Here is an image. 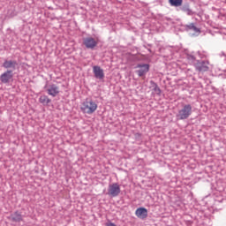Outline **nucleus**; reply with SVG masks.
I'll use <instances>...</instances> for the list:
<instances>
[{
  "label": "nucleus",
  "instance_id": "obj_15",
  "mask_svg": "<svg viewBox=\"0 0 226 226\" xmlns=\"http://www.w3.org/2000/svg\"><path fill=\"white\" fill-rule=\"evenodd\" d=\"M154 91H155V93H156L157 94H161V90H160V88L157 87L154 88Z\"/></svg>",
  "mask_w": 226,
  "mask_h": 226
},
{
  "label": "nucleus",
  "instance_id": "obj_13",
  "mask_svg": "<svg viewBox=\"0 0 226 226\" xmlns=\"http://www.w3.org/2000/svg\"><path fill=\"white\" fill-rule=\"evenodd\" d=\"M11 219L14 222H21L23 220V217L20 213L15 212L13 215H11Z\"/></svg>",
  "mask_w": 226,
  "mask_h": 226
},
{
  "label": "nucleus",
  "instance_id": "obj_2",
  "mask_svg": "<svg viewBox=\"0 0 226 226\" xmlns=\"http://www.w3.org/2000/svg\"><path fill=\"white\" fill-rule=\"evenodd\" d=\"M192 113V108L190 104H186L183 107L182 109L178 111V114L177 115V117L179 120H185L187 119Z\"/></svg>",
  "mask_w": 226,
  "mask_h": 226
},
{
  "label": "nucleus",
  "instance_id": "obj_16",
  "mask_svg": "<svg viewBox=\"0 0 226 226\" xmlns=\"http://www.w3.org/2000/svg\"><path fill=\"white\" fill-rule=\"evenodd\" d=\"M106 226H116L113 222H108L106 223Z\"/></svg>",
  "mask_w": 226,
  "mask_h": 226
},
{
  "label": "nucleus",
  "instance_id": "obj_12",
  "mask_svg": "<svg viewBox=\"0 0 226 226\" xmlns=\"http://www.w3.org/2000/svg\"><path fill=\"white\" fill-rule=\"evenodd\" d=\"M39 102L43 105H49L51 102V99L47 95H42L39 98Z\"/></svg>",
  "mask_w": 226,
  "mask_h": 226
},
{
  "label": "nucleus",
  "instance_id": "obj_10",
  "mask_svg": "<svg viewBox=\"0 0 226 226\" xmlns=\"http://www.w3.org/2000/svg\"><path fill=\"white\" fill-rule=\"evenodd\" d=\"M135 215L138 218L146 219L147 216V210L144 207H139L136 209Z\"/></svg>",
  "mask_w": 226,
  "mask_h": 226
},
{
  "label": "nucleus",
  "instance_id": "obj_5",
  "mask_svg": "<svg viewBox=\"0 0 226 226\" xmlns=\"http://www.w3.org/2000/svg\"><path fill=\"white\" fill-rule=\"evenodd\" d=\"M48 94L56 97L60 94V87L56 85H50L47 88Z\"/></svg>",
  "mask_w": 226,
  "mask_h": 226
},
{
  "label": "nucleus",
  "instance_id": "obj_14",
  "mask_svg": "<svg viewBox=\"0 0 226 226\" xmlns=\"http://www.w3.org/2000/svg\"><path fill=\"white\" fill-rule=\"evenodd\" d=\"M171 6L179 7L183 4V0H169Z\"/></svg>",
  "mask_w": 226,
  "mask_h": 226
},
{
  "label": "nucleus",
  "instance_id": "obj_11",
  "mask_svg": "<svg viewBox=\"0 0 226 226\" xmlns=\"http://www.w3.org/2000/svg\"><path fill=\"white\" fill-rule=\"evenodd\" d=\"M18 65L17 61H4V63L3 64V67L5 69H13L15 70L16 67Z\"/></svg>",
  "mask_w": 226,
  "mask_h": 226
},
{
  "label": "nucleus",
  "instance_id": "obj_4",
  "mask_svg": "<svg viewBox=\"0 0 226 226\" xmlns=\"http://www.w3.org/2000/svg\"><path fill=\"white\" fill-rule=\"evenodd\" d=\"M83 43L87 49H94L98 46V40L92 37H87L83 40Z\"/></svg>",
  "mask_w": 226,
  "mask_h": 226
},
{
  "label": "nucleus",
  "instance_id": "obj_8",
  "mask_svg": "<svg viewBox=\"0 0 226 226\" xmlns=\"http://www.w3.org/2000/svg\"><path fill=\"white\" fill-rule=\"evenodd\" d=\"M209 63L208 62H198L195 65V68L197 71L200 72H207L209 70L208 67Z\"/></svg>",
  "mask_w": 226,
  "mask_h": 226
},
{
  "label": "nucleus",
  "instance_id": "obj_7",
  "mask_svg": "<svg viewBox=\"0 0 226 226\" xmlns=\"http://www.w3.org/2000/svg\"><path fill=\"white\" fill-rule=\"evenodd\" d=\"M13 78L12 71H7L0 76V80L4 84H7Z\"/></svg>",
  "mask_w": 226,
  "mask_h": 226
},
{
  "label": "nucleus",
  "instance_id": "obj_3",
  "mask_svg": "<svg viewBox=\"0 0 226 226\" xmlns=\"http://www.w3.org/2000/svg\"><path fill=\"white\" fill-rule=\"evenodd\" d=\"M119 193H121V186L117 183L109 185L108 189V194L111 197H117Z\"/></svg>",
  "mask_w": 226,
  "mask_h": 226
},
{
  "label": "nucleus",
  "instance_id": "obj_9",
  "mask_svg": "<svg viewBox=\"0 0 226 226\" xmlns=\"http://www.w3.org/2000/svg\"><path fill=\"white\" fill-rule=\"evenodd\" d=\"M93 72L94 74V77L98 79H103L105 78V73L100 66H94Z\"/></svg>",
  "mask_w": 226,
  "mask_h": 226
},
{
  "label": "nucleus",
  "instance_id": "obj_1",
  "mask_svg": "<svg viewBox=\"0 0 226 226\" xmlns=\"http://www.w3.org/2000/svg\"><path fill=\"white\" fill-rule=\"evenodd\" d=\"M98 105L93 102V100L85 101L80 107V109L83 113L91 115L96 111Z\"/></svg>",
  "mask_w": 226,
  "mask_h": 226
},
{
  "label": "nucleus",
  "instance_id": "obj_6",
  "mask_svg": "<svg viewBox=\"0 0 226 226\" xmlns=\"http://www.w3.org/2000/svg\"><path fill=\"white\" fill-rule=\"evenodd\" d=\"M136 68L139 69L137 71L139 77H142L148 72L149 64H138Z\"/></svg>",
  "mask_w": 226,
  "mask_h": 226
}]
</instances>
